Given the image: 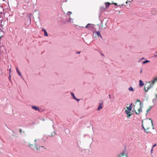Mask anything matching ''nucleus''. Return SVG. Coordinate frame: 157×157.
I'll return each mask as SVG.
<instances>
[{"mask_svg": "<svg viewBox=\"0 0 157 157\" xmlns=\"http://www.w3.org/2000/svg\"><path fill=\"white\" fill-rule=\"evenodd\" d=\"M117 157H128V153L126 150V146L124 147L123 151L118 154Z\"/></svg>", "mask_w": 157, "mask_h": 157, "instance_id": "f257e3e1", "label": "nucleus"}, {"mask_svg": "<svg viewBox=\"0 0 157 157\" xmlns=\"http://www.w3.org/2000/svg\"><path fill=\"white\" fill-rule=\"evenodd\" d=\"M31 15V14H27L26 16V21L25 22V25H27L28 26L30 25L31 23V18L30 16V15Z\"/></svg>", "mask_w": 157, "mask_h": 157, "instance_id": "f03ea898", "label": "nucleus"}, {"mask_svg": "<svg viewBox=\"0 0 157 157\" xmlns=\"http://www.w3.org/2000/svg\"><path fill=\"white\" fill-rule=\"evenodd\" d=\"M34 146L33 144H31L30 143L29 144V147L31 148L32 150H34L35 148H36L37 150H40V147H38V146L37 144L36 143L35 144Z\"/></svg>", "mask_w": 157, "mask_h": 157, "instance_id": "7ed1b4c3", "label": "nucleus"}, {"mask_svg": "<svg viewBox=\"0 0 157 157\" xmlns=\"http://www.w3.org/2000/svg\"><path fill=\"white\" fill-rule=\"evenodd\" d=\"M9 19V21L10 23L13 22L15 21V17L13 16V15H9L8 18H7V20Z\"/></svg>", "mask_w": 157, "mask_h": 157, "instance_id": "20e7f679", "label": "nucleus"}, {"mask_svg": "<svg viewBox=\"0 0 157 157\" xmlns=\"http://www.w3.org/2000/svg\"><path fill=\"white\" fill-rule=\"evenodd\" d=\"M100 101H101V102L99 104V105L97 109V110L98 111H99L101 110L103 108L102 105H103V101L102 100H100Z\"/></svg>", "mask_w": 157, "mask_h": 157, "instance_id": "39448f33", "label": "nucleus"}, {"mask_svg": "<svg viewBox=\"0 0 157 157\" xmlns=\"http://www.w3.org/2000/svg\"><path fill=\"white\" fill-rule=\"evenodd\" d=\"M92 25H94V24L90 23L88 24L85 26V28L88 29L90 30L93 28V27L91 26Z\"/></svg>", "mask_w": 157, "mask_h": 157, "instance_id": "423d86ee", "label": "nucleus"}, {"mask_svg": "<svg viewBox=\"0 0 157 157\" xmlns=\"http://www.w3.org/2000/svg\"><path fill=\"white\" fill-rule=\"evenodd\" d=\"M142 124L141 125V130L144 129V132H146L147 133H148L150 132L149 131H146V129H145V128H144V125H143V120L142 121Z\"/></svg>", "mask_w": 157, "mask_h": 157, "instance_id": "0eeeda50", "label": "nucleus"}, {"mask_svg": "<svg viewBox=\"0 0 157 157\" xmlns=\"http://www.w3.org/2000/svg\"><path fill=\"white\" fill-rule=\"evenodd\" d=\"M93 34L95 35H97L98 36H100L101 39H102V36L101 35L100 33V31H95V32H94L93 33Z\"/></svg>", "mask_w": 157, "mask_h": 157, "instance_id": "6e6552de", "label": "nucleus"}, {"mask_svg": "<svg viewBox=\"0 0 157 157\" xmlns=\"http://www.w3.org/2000/svg\"><path fill=\"white\" fill-rule=\"evenodd\" d=\"M146 85L147 84H145L144 86V90L146 92H147L148 90L151 87V84H150V85L147 87V90L146 89Z\"/></svg>", "mask_w": 157, "mask_h": 157, "instance_id": "1a4fd4ad", "label": "nucleus"}, {"mask_svg": "<svg viewBox=\"0 0 157 157\" xmlns=\"http://www.w3.org/2000/svg\"><path fill=\"white\" fill-rule=\"evenodd\" d=\"M32 108L33 109L35 110H36V111L38 110L39 111H40V109L39 108V107H38L36 106H34V105L32 106Z\"/></svg>", "mask_w": 157, "mask_h": 157, "instance_id": "9d476101", "label": "nucleus"}, {"mask_svg": "<svg viewBox=\"0 0 157 157\" xmlns=\"http://www.w3.org/2000/svg\"><path fill=\"white\" fill-rule=\"evenodd\" d=\"M139 87H142L144 85V82L141 80H139Z\"/></svg>", "mask_w": 157, "mask_h": 157, "instance_id": "9b49d317", "label": "nucleus"}, {"mask_svg": "<svg viewBox=\"0 0 157 157\" xmlns=\"http://www.w3.org/2000/svg\"><path fill=\"white\" fill-rule=\"evenodd\" d=\"M140 107L139 108V109H138V113H137L136 112V114L137 115H138L140 113V112H141L142 111V109H141V108L143 107V106H141V105H140Z\"/></svg>", "mask_w": 157, "mask_h": 157, "instance_id": "f8f14e48", "label": "nucleus"}, {"mask_svg": "<svg viewBox=\"0 0 157 157\" xmlns=\"http://www.w3.org/2000/svg\"><path fill=\"white\" fill-rule=\"evenodd\" d=\"M16 71H17V74L19 76H21V77H22V76L21 73L20 71L19 70H18V67H16Z\"/></svg>", "mask_w": 157, "mask_h": 157, "instance_id": "ddd939ff", "label": "nucleus"}, {"mask_svg": "<svg viewBox=\"0 0 157 157\" xmlns=\"http://www.w3.org/2000/svg\"><path fill=\"white\" fill-rule=\"evenodd\" d=\"M105 9H106L109 7L110 5L111 4L110 3L107 2H105Z\"/></svg>", "mask_w": 157, "mask_h": 157, "instance_id": "4468645a", "label": "nucleus"}, {"mask_svg": "<svg viewBox=\"0 0 157 157\" xmlns=\"http://www.w3.org/2000/svg\"><path fill=\"white\" fill-rule=\"evenodd\" d=\"M156 13H157V11H156V10L155 9H153L151 11V14L153 15H155L156 14Z\"/></svg>", "mask_w": 157, "mask_h": 157, "instance_id": "2eb2a0df", "label": "nucleus"}, {"mask_svg": "<svg viewBox=\"0 0 157 157\" xmlns=\"http://www.w3.org/2000/svg\"><path fill=\"white\" fill-rule=\"evenodd\" d=\"M156 81H157V77L155 78L152 81V85L154 84L155 82Z\"/></svg>", "mask_w": 157, "mask_h": 157, "instance_id": "dca6fc26", "label": "nucleus"}, {"mask_svg": "<svg viewBox=\"0 0 157 157\" xmlns=\"http://www.w3.org/2000/svg\"><path fill=\"white\" fill-rule=\"evenodd\" d=\"M153 107V106H151L149 107V108L147 110V113L149 111H150L151 109Z\"/></svg>", "mask_w": 157, "mask_h": 157, "instance_id": "f3484780", "label": "nucleus"}, {"mask_svg": "<svg viewBox=\"0 0 157 157\" xmlns=\"http://www.w3.org/2000/svg\"><path fill=\"white\" fill-rule=\"evenodd\" d=\"M71 94L73 99H74L76 98L73 93L71 92Z\"/></svg>", "mask_w": 157, "mask_h": 157, "instance_id": "a211bd4d", "label": "nucleus"}, {"mask_svg": "<svg viewBox=\"0 0 157 157\" xmlns=\"http://www.w3.org/2000/svg\"><path fill=\"white\" fill-rule=\"evenodd\" d=\"M55 132H52L51 134V135H49V136H50L51 137H52V136H54L55 135Z\"/></svg>", "mask_w": 157, "mask_h": 157, "instance_id": "6ab92c4d", "label": "nucleus"}, {"mask_svg": "<svg viewBox=\"0 0 157 157\" xmlns=\"http://www.w3.org/2000/svg\"><path fill=\"white\" fill-rule=\"evenodd\" d=\"M132 107L129 106L128 107H127L126 108L128 110L131 111L132 110Z\"/></svg>", "mask_w": 157, "mask_h": 157, "instance_id": "aec40b11", "label": "nucleus"}, {"mask_svg": "<svg viewBox=\"0 0 157 157\" xmlns=\"http://www.w3.org/2000/svg\"><path fill=\"white\" fill-rule=\"evenodd\" d=\"M150 62V61L149 60H146L144 61V62H143L142 63H143V64H145V63H148Z\"/></svg>", "mask_w": 157, "mask_h": 157, "instance_id": "412c9836", "label": "nucleus"}, {"mask_svg": "<svg viewBox=\"0 0 157 157\" xmlns=\"http://www.w3.org/2000/svg\"><path fill=\"white\" fill-rule=\"evenodd\" d=\"M128 90L130 91H134V90L132 86L130 87H129L128 88Z\"/></svg>", "mask_w": 157, "mask_h": 157, "instance_id": "4be33fe9", "label": "nucleus"}, {"mask_svg": "<svg viewBox=\"0 0 157 157\" xmlns=\"http://www.w3.org/2000/svg\"><path fill=\"white\" fill-rule=\"evenodd\" d=\"M44 35L45 36H48V33L46 30H44Z\"/></svg>", "mask_w": 157, "mask_h": 157, "instance_id": "5701e85b", "label": "nucleus"}, {"mask_svg": "<svg viewBox=\"0 0 157 157\" xmlns=\"http://www.w3.org/2000/svg\"><path fill=\"white\" fill-rule=\"evenodd\" d=\"M105 8L104 7H101L100 8V11H101V12L105 10Z\"/></svg>", "mask_w": 157, "mask_h": 157, "instance_id": "b1692460", "label": "nucleus"}, {"mask_svg": "<svg viewBox=\"0 0 157 157\" xmlns=\"http://www.w3.org/2000/svg\"><path fill=\"white\" fill-rule=\"evenodd\" d=\"M136 102H139L140 103V105H141V102L138 99H136Z\"/></svg>", "mask_w": 157, "mask_h": 157, "instance_id": "393cba45", "label": "nucleus"}, {"mask_svg": "<svg viewBox=\"0 0 157 157\" xmlns=\"http://www.w3.org/2000/svg\"><path fill=\"white\" fill-rule=\"evenodd\" d=\"M132 113L131 114L130 113H129V114H127V117L129 118L132 115Z\"/></svg>", "mask_w": 157, "mask_h": 157, "instance_id": "a878e982", "label": "nucleus"}, {"mask_svg": "<svg viewBox=\"0 0 157 157\" xmlns=\"http://www.w3.org/2000/svg\"><path fill=\"white\" fill-rule=\"evenodd\" d=\"M130 111L128 110H126L125 111V113L127 115L130 113Z\"/></svg>", "mask_w": 157, "mask_h": 157, "instance_id": "bb28decb", "label": "nucleus"}, {"mask_svg": "<svg viewBox=\"0 0 157 157\" xmlns=\"http://www.w3.org/2000/svg\"><path fill=\"white\" fill-rule=\"evenodd\" d=\"M111 4H113V5H115V6H118L117 4L116 3L113 2L112 3H111Z\"/></svg>", "mask_w": 157, "mask_h": 157, "instance_id": "cd10ccee", "label": "nucleus"}, {"mask_svg": "<svg viewBox=\"0 0 157 157\" xmlns=\"http://www.w3.org/2000/svg\"><path fill=\"white\" fill-rule=\"evenodd\" d=\"M157 99V98H156V97L155 96V98H154V99H153L152 100L153 102H154Z\"/></svg>", "mask_w": 157, "mask_h": 157, "instance_id": "c85d7f7f", "label": "nucleus"}, {"mask_svg": "<svg viewBox=\"0 0 157 157\" xmlns=\"http://www.w3.org/2000/svg\"><path fill=\"white\" fill-rule=\"evenodd\" d=\"M74 100H75L76 101H78V102L80 100V99H79L77 98H76L74 99Z\"/></svg>", "mask_w": 157, "mask_h": 157, "instance_id": "c756f323", "label": "nucleus"}, {"mask_svg": "<svg viewBox=\"0 0 157 157\" xmlns=\"http://www.w3.org/2000/svg\"><path fill=\"white\" fill-rule=\"evenodd\" d=\"M124 5V6H125V5H124V4L123 3V4H121V5H118V6L119 7H121L122 6H123Z\"/></svg>", "mask_w": 157, "mask_h": 157, "instance_id": "7c9ffc66", "label": "nucleus"}, {"mask_svg": "<svg viewBox=\"0 0 157 157\" xmlns=\"http://www.w3.org/2000/svg\"><path fill=\"white\" fill-rule=\"evenodd\" d=\"M3 48V47L0 45V52L1 51V50Z\"/></svg>", "mask_w": 157, "mask_h": 157, "instance_id": "2f4dec72", "label": "nucleus"}, {"mask_svg": "<svg viewBox=\"0 0 157 157\" xmlns=\"http://www.w3.org/2000/svg\"><path fill=\"white\" fill-rule=\"evenodd\" d=\"M9 80H10H10H11V78H11V75H10V74H9Z\"/></svg>", "mask_w": 157, "mask_h": 157, "instance_id": "473e14b6", "label": "nucleus"}, {"mask_svg": "<svg viewBox=\"0 0 157 157\" xmlns=\"http://www.w3.org/2000/svg\"><path fill=\"white\" fill-rule=\"evenodd\" d=\"M156 145V144L155 143L154 145H153L152 147L153 148V147H155Z\"/></svg>", "mask_w": 157, "mask_h": 157, "instance_id": "72a5a7b5", "label": "nucleus"}, {"mask_svg": "<svg viewBox=\"0 0 157 157\" xmlns=\"http://www.w3.org/2000/svg\"><path fill=\"white\" fill-rule=\"evenodd\" d=\"M19 131L21 133H22V130L21 129H19Z\"/></svg>", "mask_w": 157, "mask_h": 157, "instance_id": "f704fd0d", "label": "nucleus"}, {"mask_svg": "<svg viewBox=\"0 0 157 157\" xmlns=\"http://www.w3.org/2000/svg\"><path fill=\"white\" fill-rule=\"evenodd\" d=\"M44 30H45V29L44 28H43L42 29V31H44Z\"/></svg>", "mask_w": 157, "mask_h": 157, "instance_id": "c9c22d12", "label": "nucleus"}, {"mask_svg": "<svg viewBox=\"0 0 157 157\" xmlns=\"http://www.w3.org/2000/svg\"><path fill=\"white\" fill-rule=\"evenodd\" d=\"M149 128H149V127H147L146 129H146V130H148L149 129Z\"/></svg>", "mask_w": 157, "mask_h": 157, "instance_id": "e433bc0d", "label": "nucleus"}, {"mask_svg": "<svg viewBox=\"0 0 157 157\" xmlns=\"http://www.w3.org/2000/svg\"><path fill=\"white\" fill-rule=\"evenodd\" d=\"M153 149V148L152 147L151 149V153H152V152Z\"/></svg>", "mask_w": 157, "mask_h": 157, "instance_id": "4c0bfd02", "label": "nucleus"}, {"mask_svg": "<svg viewBox=\"0 0 157 157\" xmlns=\"http://www.w3.org/2000/svg\"><path fill=\"white\" fill-rule=\"evenodd\" d=\"M132 111L133 112H134H134H135V113H136V110L135 109H134L133 110H132Z\"/></svg>", "mask_w": 157, "mask_h": 157, "instance_id": "58836bf2", "label": "nucleus"}, {"mask_svg": "<svg viewBox=\"0 0 157 157\" xmlns=\"http://www.w3.org/2000/svg\"><path fill=\"white\" fill-rule=\"evenodd\" d=\"M68 13H69V15H70L72 13V12H70V11H69L68 12Z\"/></svg>", "mask_w": 157, "mask_h": 157, "instance_id": "ea45409f", "label": "nucleus"}, {"mask_svg": "<svg viewBox=\"0 0 157 157\" xmlns=\"http://www.w3.org/2000/svg\"><path fill=\"white\" fill-rule=\"evenodd\" d=\"M9 71L10 72V74L11 72V68H10L9 69Z\"/></svg>", "mask_w": 157, "mask_h": 157, "instance_id": "a19ab883", "label": "nucleus"}, {"mask_svg": "<svg viewBox=\"0 0 157 157\" xmlns=\"http://www.w3.org/2000/svg\"><path fill=\"white\" fill-rule=\"evenodd\" d=\"M76 53H77L80 54V53H81V51H79V52H77Z\"/></svg>", "mask_w": 157, "mask_h": 157, "instance_id": "79ce46f5", "label": "nucleus"}, {"mask_svg": "<svg viewBox=\"0 0 157 157\" xmlns=\"http://www.w3.org/2000/svg\"><path fill=\"white\" fill-rule=\"evenodd\" d=\"M132 103H131L130 105L129 106H131V107H132Z\"/></svg>", "mask_w": 157, "mask_h": 157, "instance_id": "37998d69", "label": "nucleus"}, {"mask_svg": "<svg viewBox=\"0 0 157 157\" xmlns=\"http://www.w3.org/2000/svg\"><path fill=\"white\" fill-rule=\"evenodd\" d=\"M151 123V124H152V126H153V121H152Z\"/></svg>", "mask_w": 157, "mask_h": 157, "instance_id": "c03bdc74", "label": "nucleus"}, {"mask_svg": "<svg viewBox=\"0 0 157 157\" xmlns=\"http://www.w3.org/2000/svg\"><path fill=\"white\" fill-rule=\"evenodd\" d=\"M149 119L151 121V122L152 121V120L151 119V118H149Z\"/></svg>", "mask_w": 157, "mask_h": 157, "instance_id": "a18cd8bd", "label": "nucleus"}, {"mask_svg": "<svg viewBox=\"0 0 157 157\" xmlns=\"http://www.w3.org/2000/svg\"><path fill=\"white\" fill-rule=\"evenodd\" d=\"M40 148H43L44 147V146H41V147L40 146Z\"/></svg>", "mask_w": 157, "mask_h": 157, "instance_id": "49530a36", "label": "nucleus"}, {"mask_svg": "<svg viewBox=\"0 0 157 157\" xmlns=\"http://www.w3.org/2000/svg\"><path fill=\"white\" fill-rule=\"evenodd\" d=\"M97 25H98V26H99V29H100V25H98V24Z\"/></svg>", "mask_w": 157, "mask_h": 157, "instance_id": "de8ad7c7", "label": "nucleus"}, {"mask_svg": "<svg viewBox=\"0 0 157 157\" xmlns=\"http://www.w3.org/2000/svg\"><path fill=\"white\" fill-rule=\"evenodd\" d=\"M141 60H142V59H140L139 60V62H140L141 61Z\"/></svg>", "mask_w": 157, "mask_h": 157, "instance_id": "09e8293b", "label": "nucleus"}, {"mask_svg": "<svg viewBox=\"0 0 157 157\" xmlns=\"http://www.w3.org/2000/svg\"><path fill=\"white\" fill-rule=\"evenodd\" d=\"M142 69L140 71V73H141L142 72Z\"/></svg>", "mask_w": 157, "mask_h": 157, "instance_id": "8fccbe9b", "label": "nucleus"}, {"mask_svg": "<svg viewBox=\"0 0 157 157\" xmlns=\"http://www.w3.org/2000/svg\"><path fill=\"white\" fill-rule=\"evenodd\" d=\"M126 3L127 4L128 3V1H127L126 2Z\"/></svg>", "mask_w": 157, "mask_h": 157, "instance_id": "3c124183", "label": "nucleus"}, {"mask_svg": "<svg viewBox=\"0 0 157 157\" xmlns=\"http://www.w3.org/2000/svg\"><path fill=\"white\" fill-rule=\"evenodd\" d=\"M109 98H110L111 97V95L110 94H109Z\"/></svg>", "mask_w": 157, "mask_h": 157, "instance_id": "603ef678", "label": "nucleus"}, {"mask_svg": "<svg viewBox=\"0 0 157 157\" xmlns=\"http://www.w3.org/2000/svg\"><path fill=\"white\" fill-rule=\"evenodd\" d=\"M154 56H156L157 57V54L154 55Z\"/></svg>", "mask_w": 157, "mask_h": 157, "instance_id": "864d4df0", "label": "nucleus"}, {"mask_svg": "<svg viewBox=\"0 0 157 157\" xmlns=\"http://www.w3.org/2000/svg\"><path fill=\"white\" fill-rule=\"evenodd\" d=\"M141 59H144V58L143 57Z\"/></svg>", "mask_w": 157, "mask_h": 157, "instance_id": "5fc2aeb1", "label": "nucleus"}, {"mask_svg": "<svg viewBox=\"0 0 157 157\" xmlns=\"http://www.w3.org/2000/svg\"><path fill=\"white\" fill-rule=\"evenodd\" d=\"M2 36H1L0 37V39H1L2 38Z\"/></svg>", "mask_w": 157, "mask_h": 157, "instance_id": "6e6d98bb", "label": "nucleus"}, {"mask_svg": "<svg viewBox=\"0 0 157 157\" xmlns=\"http://www.w3.org/2000/svg\"><path fill=\"white\" fill-rule=\"evenodd\" d=\"M105 28L106 27V23L105 24Z\"/></svg>", "mask_w": 157, "mask_h": 157, "instance_id": "4d7b16f0", "label": "nucleus"}, {"mask_svg": "<svg viewBox=\"0 0 157 157\" xmlns=\"http://www.w3.org/2000/svg\"><path fill=\"white\" fill-rule=\"evenodd\" d=\"M34 141H35V142H36V139Z\"/></svg>", "mask_w": 157, "mask_h": 157, "instance_id": "13d9d810", "label": "nucleus"}, {"mask_svg": "<svg viewBox=\"0 0 157 157\" xmlns=\"http://www.w3.org/2000/svg\"><path fill=\"white\" fill-rule=\"evenodd\" d=\"M101 55L102 56H104V55L102 54H101Z\"/></svg>", "mask_w": 157, "mask_h": 157, "instance_id": "bf43d9fd", "label": "nucleus"}, {"mask_svg": "<svg viewBox=\"0 0 157 157\" xmlns=\"http://www.w3.org/2000/svg\"><path fill=\"white\" fill-rule=\"evenodd\" d=\"M148 83H150V84H151V82H150V81H149V82H148Z\"/></svg>", "mask_w": 157, "mask_h": 157, "instance_id": "052dcab7", "label": "nucleus"}, {"mask_svg": "<svg viewBox=\"0 0 157 157\" xmlns=\"http://www.w3.org/2000/svg\"><path fill=\"white\" fill-rule=\"evenodd\" d=\"M155 96L156 97V98H157V94H156L155 95Z\"/></svg>", "mask_w": 157, "mask_h": 157, "instance_id": "680f3d73", "label": "nucleus"}, {"mask_svg": "<svg viewBox=\"0 0 157 157\" xmlns=\"http://www.w3.org/2000/svg\"><path fill=\"white\" fill-rule=\"evenodd\" d=\"M78 147H80L79 146H78Z\"/></svg>", "mask_w": 157, "mask_h": 157, "instance_id": "e2e57ef3", "label": "nucleus"}, {"mask_svg": "<svg viewBox=\"0 0 157 157\" xmlns=\"http://www.w3.org/2000/svg\"><path fill=\"white\" fill-rule=\"evenodd\" d=\"M68 130V131H69V129H68V130Z\"/></svg>", "mask_w": 157, "mask_h": 157, "instance_id": "0e129e2a", "label": "nucleus"}, {"mask_svg": "<svg viewBox=\"0 0 157 157\" xmlns=\"http://www.w3.org/2000/svg\"><path fill=\"white\" fill-rule=\"evenodd\" d=\"M153 129H154V127H153Z\"/></svg>", "mask_w": 157, "mask_h": 157, "instance_id": "69168bd1", "label": "nucleus"}, {"mask_svg": "<svg viewBox=\"0 0 157 157\" xmlns=\"http://www.w3.org/2000/svg\"><path fill=\"white\" fill-rule=\"evenodd\" d=\"M3 1H5V0H2Z\"/></svg>", "mask_w": 157, "mask_h": 157, "instance_id": "338daca9", "label": "nucleus"}, {"mask_svg": "<svg viewBox=\"0 0 157 157\" xmlns=\"http://www.w3.org/2000/svg\"><path fill=\"white\" fill-rule=\"evenodd\" d=\"M157 53V52H156L155 53Z\"/></svg>", "mask_w": 157, "mask_h": 157, "instance_id": "774afa93", "label": "nucleus"}]
</instances>
